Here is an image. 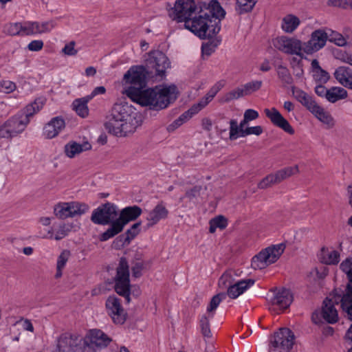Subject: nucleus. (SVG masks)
Returning <instances> with one entry per match:
<instances>
[{
  "instance_id": "nucleus-1",
  "label": "nucleus",
  "mask_w": 352,
  "mask_h": 352,
  "mask_svg": "<svg viewBox=\"0 0 352 352\" xmlns=\"http://www.w3.org/2000/svg\"><path fill=\"white\" fill-rule=\"evenodd\" d=\"M146 76L147 71L144 66L131 67L122 79V94L141 107L155 111L167 108L177 98L178 91L173 85L143 89Z\"/></svg>"
},
{
  "instance_id": "nucleus-2",
  "label": "nucleus",
  "mask_w": 352,
  "mask_h": 352,
  "mask_svg": "<svg viewBox=\"0 0 352 352\" xmlns=\"http://www.w3.org/2000/svg\"><path fill=\"white\" fill-rule=\"evenodd\" d=\"M140 124L136 109L127 102H119L113 104L105 127L109 133L124 137L134 133Z\"/></svg>"
},
{
  "instance_id": "nucleus-3",
  "label": "nucleus",
  "mask_w": 352,
  "mask_h": 352,
  "mask_svg": "<svg viewBox=\"0 0 352 352\" xmlns=\"http://www.w3.org/2000/svg\"><path fill=\"white\" fill-rule=\"evenodd\" d=\"M185 28L201 38L217 35L221 25L217 19L210 18L208 12L199 5V10L184 23Z\"/></svg>"
},
{
  "instance_id": "nucleus-4",
  "label": "nucleus",
  "mask_w": 352,
  "mask_h": 352,
  "mask_svg": "<svg viewBox=\"0 0 352 352\" xmlns=\"http://www.w3.org/2000/svg\"><path fill=\"white\" fill-rule=\"evenodd\" d=\"M142 212V209L137 206L123 208L118 213L116 220L111 223V226L100 235V240L101 241H106L120 233L124 226L130 221L138 219L141 215Z\"/></svg>"
},
{
  "instance_id": "nucleus-5",
  "label": "nucleus",
  "mask_w": 352,
  "mask_h": 352,
  "mask_svg": "<svg viewBox=\"0 0 352 352\" xmlns=\"http://www.w3.org/2000/svg\"><path fill=\"white\" fill-rule=\"evenodd\" d=\"M236 272L233 270L226 272L219 280V287L221 289H227L228 296L233 299L238 298L254 284L251 278L236 280Z\"/></svg>"
},
{
  "instance_id": "nucleus-6",
  "label": "nucleus",
  "mask_w": 352,
  "mask_h": 352,
  "mask_svg": "<svg viewBox=\"0 0 352 352\" xmlns=\"http://www.w3.org/2000/svg\"><path fill=\"white\" fill-rule=\"evenodd\" d=\"M28 123V116L23 113L11 116L0 124V138L12 140L25 130Z\"/></svg>"
},
{
  "instance_id": "nucleus-7",
  "label": "nucleus",
  "mask_w": 352,
  "mask_h": 352,
  "mask_svg": "<svg viewBox=\"0 0 352 352\" xmlns=\"http://www.w3.org/2000/svg\"><path fill=\"white\" fill-rule=\"evenodd\" d=\"M295 343L294 332L288 328H280L270 337L268 352H292Z\"/></svg>"
},
{
  "instance_id": "nucleus-8",
  "label": "nucleus",
  "mask_w": 352,
  "mask_h": 352,
  "mask_svg": "<svg viewBox=\"0 0 352 352\" xmlns=\"http://www.w3.org/2000/svg\"><path fill=\"white\" fill-rule=\"evenodd\" d=\"M272 45L283 54L296 56L300 60L305 59L302 41L296 36H278L272 39Z\"/></svg>"
},
{
  "instance_id": "nucleus-9",
  "label": "nucleus",
  "mask_w": 352,
  "mask_h": 352,
  "mask_svg": "<svg viewBox=\"0 0 352 352\" xmlns=\"http://www.w3.org/2000/svg\"><path fill=\"white\" fill-rule=\"evenodd\" d=\"M285 245L278 243L262 250L252 259V267L255 270H262L276 262L283 253Z\"/></svg>"
},
{
  "instance_id": "nucleus-10",
  "label": "nucleus",
  "mask_w": 352,
  "mask_h": 352,
  "mask_svg": "<svg viewBox=\"0 0 352 352\" xmlns=\"http://www.w3.org/2000/svg\"><path fill=\"white\" fill-rule=\"evenodd\" d=\"M89 209V206L84 202L77 201H61L54 206V214L59 219H65L83 215Z\"/></svg>"
},
{
  "instance_id": "nucleus-11",
  "label": "nucleus",
  "mask_w": 352,
  "mask_h": 352,
  "mask_svg": "<svg viewBox=\"0 0 352 352\" xmlns=\"http://www.w3.org/2000/svg\"><path fill=\"white\" fill-rule=\"evenodd\" d=\"M332 298L327 297L323 302L320 309L316 310L311 316V320L316 324L324 322L335 324L339 320L338 311Z\"/></svg>"
},
{
  "instance_id": "nucleus-12",
  "label": "nucleus",
  "mask_w": 352,
  "mask_h": 352,
  "mask_svg": "<svg viewBox=\"0 0 352 352\" xmlns=\"http://www.w3.org/2000/svg\"><path fill=\"white\" fill-rule=\"evenodd\" d=\"M199 10L197 5L194 0H176L174 7L169 10V16L177 22H184Z\"/></svg>"
},
{
  "instance_id": "nucleus-13",
  "label": "nucleus",
  "mask_w": 352,
  "mask_h": 352,
  "mask_svg": "<svg viewBox=\"0 0 352 352\" xmlns=\"http://www.w3.org/2000/svg\"><path fill=\"white\" fill-rule=\"evenodd\" d=\"M328 41V32L324 28L314 30L309 35V39L303 42L302 46L305 58L323 49Z\"/></svg>"
},
{
  "instance_id": "nucleus-14",
  "label": "nucleus",
  "mask_w": 352,
  "mask_h": 352,
  "mask_svg": "<svg viewBox=\"0 0 352 352\" xmlns=\"http://www.w3.org/2000/svg\"><path fill=\"white\" fill-rule=\"evenodd\" d=\"M115 290L129 301L130 280L129 265L125 259L121 258L117 268V274L115 278Z\"/></svg>"
},
{
  "instance_id": "nucleus-15",
  "label": "nucleus",
  "mask_w": 352,
  "mask_h": 352,
  "mask_svg": "<svg viewBox=\"0 0 352 352\" xmlns=\"http://www.w3.org/2000/svg\"><path fill=\"white\" fill-rule=\"evenodd\" d=\"M118 211L116 205L106 203L100 205L93 210L91 220L95 224L111 225V223L118 217Z\"/></svg>"
},
{
  "instance_id": "nucleus-16",
  "label": "nucleus",
  "mask_w": 352,
  "mask_h": 352,
  "mask_svg": "<svg viewBox=\"0 0 352 352\" xmlns=\"http://www.w3.org/2000/svg\"><path fill=\"white\" fill-rule=\"evenodd\" d=\"M107 315L116 324H122L127 318V313L124 309L121 300L116 296H109L105 302Z\"/></svg>"
},
{
  "instance_id": "nucleus-17",
  "label": "nucleus",
  "mask_w": 352,
  "mask_h": 352,
  "mask_svg": "<svg viewBox=\"0 0 352 352\" xmlns=\"http://www.w3.org/2000/svg\"><path fill=\"white\" fill-rule=\"evenodd\" d=\"M148 68L154 70L156 76L162 77L166 70L170 67L168 57L160 51H153L148 54L146 59Z\"/></svg>"
},
{
  "instance_id": "nucleus-18",
  "label": "nucleus",
  "mask_w": 352,
  "mask_h": 352,
  "mask_svg": "<svg viewBox=\"0 0 352 352\" xmlns=\"http://www.w3.org/2000/svg\"><path fill=\"white\" fill-rule=\"evenodd\" d=\"M293 300L291 292L287 289H280L273 292L270 298V309L279 313L289 307Z\"/></svg>"
},
{
  "instance_id": "nucleus-19",
  "label": "nucleus",
  "mask_w": 352,
  "mask_h": 352,
  "mask_svg": "<svg viewBox=\"0 0 352 352\" xmlns=\"http://www.w3.org/2000/svg\"><path fill=\"white\" fill-rule=\"evenodd\" d=\"M262 86V81L253 80L248 82L241 87H239L227 93L221 99L222 102H228L231 100L252 94L258 91Z\"/></svg>"
},
{
  "instance_id": "nucleus-20",
  "label": "nucleus",
  "mask_w": 352,
  "mask_h": 352,
  "mask_svg": "<svg viewBox=\"0 0 352 352\" xmlns=\"http://www.w3.org/2000/svg\"><path fill=\"white\" fill-rule=\"evenodd\" d=\"M225 83L223 81L216 82L197 102L195 103L186 111L190 118L197 114L204 109L214 99L217 93L223 87Z\"/></svg>"
},
{
  "instance_id": "nucleus-21",
  "label": "nucleus",
  "mask_w": 352,
  "mask_h": 352,
  "mask_svg": "<svg viewBox=\"0 0 352 352\" xmlns=\"http://www.w3.org/2000/svg\"><path fill=\"white\" fill-rule=\"evenodd\" d=\"M65 128V121L60 116H56L47 122L43 128L42 135L45 139L56 138Z\"/></svg>"
},
{
  "instance_id": "nucleus-22",
  "label": "nucleus",
  "mask_w": 352,
  "mask_h": 352,
  "mask_svg": "<svg viewBox=\"0 0 352 352\" xmlns=\"http://www.w3.org/2000/svg\"><path fill=\"white\" fill-rule=\"evenodd\" d=\"M264 113L274 126L281 129L289 135L294 134V128L275 107L265 109Z\"/></svg>"
},
{
  "instance_id": "nucleus-23",
  "label": "nucleus",
  "mask_w": 352,
  "mask_h": 352,
  "mask_svg": "<svg viewBox=\"0 0 352 352\" xmlns=\"http://www.w3.org/2000/svg\"><path fill=\"white\" fill-rule=\"evenodd\" d=\"M91 144L88 141L78 142L69 141L64 146V153L68 158L72 159L79 156L83 152L91 149Z\"/></svg>"
},
{
  "instance_id": "nucleus-24",
  "label": "nucleus",
  "mask_w": 352,
  "mask_h": 352,
  "mask_svg": "<svg viewBox=\"0 0 352 352\" xmlns=\"http://www.w3.org/2000/svg\"><path fill=\"white\" fill-rule=\"evenodd\" d=\"M110 341V338L98 329L89 331L85 338V343L90 347L107 346Z\"/></svg>"
},
{
  "instance_id": "nucleus-25",
  "label": "nucleus",
  "mask_w": 352,
  "mask_h": 352,
  "mask_svg": "<svg viewBox=\"0 0 352 352\" xmlns=\"http://www.w3.org/2000/svg\"><path fill=\"white\" fill-rule=\"evenodd\" d=\"M280 27L281 30L285 34H293L300 27L301 20L298 16L287 13L280 19Z\"/></svg>"
},
{
  "instance_id": "nucleus-26",
  "label": "nucleus",
  "mask_w": 352,
  "mask_h": 352,
  "mask_svg": "<svg viewBox=\"0 0 352 352\" xmlns=\"http://www.w3.org/2000/svg\"><path fill=\"white\" fill-rule=\"evenodd\" d=\"M308 111L314 115L320 122L327 125L329 128H332L335 125V120L323 107L320 106L316 102L309 107Z\"/></svg>"
},
{
  "instance_id": "nucleus-27",
  "label": "nucleus",
  "mask_w": 352,
  "mask_h": 352,
  "mask_svg": "<svg viewBox=\"0 0 352 352\" xmlns=\"http://www.w3.org/2000/svg\"><path fill=\"white\" fill-rule=\"evenodd\" d=\"M168 214V210L163 204H159L148 212L146 217L147 226L152 227L157 224L160 220L164 219Z\"/></svg>"
},
{
  "instance_id": "nucleus-28",
  "label": "nucleus",
  "mask_w": 352,
  "mask_h": 352,
  "mask_svg": "<svg viewBox=\"0 0 352 352\" xmlns=\"http://www.w3.org/2000/svg\"><path fill=\"white\" fill-rule=\"evenodd\" d=\"M67 230L66 226L64 223L60 224L57 226H54L47 230H41L38 232V236L42 239H54L56 240H60L66 236Z\"/></svg>"
},
{
  "instance_id": "nucleus-29",
  "label": "nucleus",
  "mask_w": 352,
  "mask_h": 352,
  "mask_svg": "<svg viewBox=\"0 0 352 352\" xmlns=\"http://www.w3.org/2000/svg\"><path fill=\"white\" fill-rule=\"evenodd\" d=\"M333 76L340 84L352 89V70L349 67H338L335 70Z\"/></svg>"
},
{
  "instance_id": "nucleus-30",
  "label": "nucleus",
  "mask_w": 352,
  "mask_h": 352,
  "mask_svg": "<svg viewBox=\"0 0 352 352\" xmlns=\"http://www.w3.org/2000/svg\"><path fill=\"white\" fill-rule=\"evenodd\" d=\"M340 252L333 248H322L319 254L322 263L327 265H336L340 261Z\"/></svg>"
},
{
  "instance_id": "nucleus-31",
  "label": "nucleus",
  "mask_w": 352,
  "mask_h": 352,
  "mask_svg": "<svg viewBox=\"0 0 352 352\" xmlns=\"http://www.w3.org/2000/svg\"><path fill=\"white\" fill-rule=\"evenodd\" d=\"M199 5L202 6L204 10L208 12L210 18L217 19L220 21L226 15V11L217 1L212 0L208 5L206 3H199Z\"/></svg>"
},
{
  "instance_id": "nucleus-32",
  "label": "nucleus",
  "mask_w": 352,
  "mask_h": 352,
  "mask_svg": "<svg viewBox=\"0 0 352 352\" xmlns=\"http://www.w3.org/2000/svg\"><path fill=\"white\" fill-rule=\"evenodd\" d=\"M328 32V41L334 44L335 45L340 47L349 46L351 43L349 35H344L342 33L329 29L327 30Z\"/></svg>"
},
{
  "instance_id": "nucleus-33",
  "label": "nucleus",
  "mask_w": 352,
  "mask_h": 352,
  "mask_svg": "<svg viewBox=\"0 0 352 352\" xmlns=\"http://www.w3.org/2000/svg\"><path fill=\"white\" fill-rule=\"evenodd\" d=\"M292 96L296 98L302 105H303L307 110L311 107L316 100L312 96L307 94L304 91L293 87L292 89Z\"/></svg>"
},
{
  "instance_id": "nucleus-34",
  "label": "nucleus",
  "mask_w": 352,
  "mask_h": 352,
  "mask_svg": "<svg viewBox=\"0 0 352 352\" xmlns=\"http://www.w3.org/2000/svg\"><path fill=\"white\" fill-rule=\"evenodd\" d=\"M89 101L87 96L77 98L72 102V109L81 118H87L89 112L87 106V103Z\"/></svg>"
},
{
  "instance_id": "nucleus-35",
  "label": "nucleus",
  "mask_w": 352,
  "mask_h": 352,
  "mask_svg": "<svg viewBox=\"0 0 352 352\" xmlns=\"http://www.w3.org/2000/svg\"><path fill=\"white\" fill-rule=\"evenodd\" d=\"M348 97L347 91L341 87H331L328 89L327 100L335 103Z\"/></svg>"
},
{
  "instance_id": "nucleus-36",
  "label": "nucleus",
  "mask_w": 352,
  "mask_h": 352,
  "mask_svg": "<svg viewBox=\"0 0 352 352\" xmlns=\"http://www.w3.org/2000/svg\"><path fill=\"white\" fill-rule=\"evenodd\" d=\"M210 40L202 44L201 52L203 56H209L214 53L217 47L221 43V38L217 35L212 37H207Z\"/></svg>"
},
{
  "instance_id": "nucleus-37",
  "label": "nucleus",
  "mask_w": 352,
  "mask_h": 352,
  "mask_svg": "<svg viewBox=\"0 0 352 352\" xmlns=\"http://www.w3.org/2000/svg\"><path fill=\"white\" fill-rule=\"evenodd\" d=\"M256 3L257 0H236L235 10L240 14L251 12Z\"/></svg>"
},
{
  "instance_id": "nucleus-38",
  "label": "nucleus",
  "mask_w": 352,
  "mask_h": 352,
  "mask_svg": "<svg viewBox=\"0 0 352 352\" xmlns=\"http://www.w3.org/2000/svg\"><path fill=\"white\" fill-rule=\"evenodd\" d=\"M70 257V252L68 250H63L56 260V270L54 277L60 278L63 275V270L65 269L67 263Z\"/></svg>"
},
{
  "instance_id": "nucleus-39",
  "label": "nucleus",
  "mask_w": 352,
  "mask_h": 352,
  "mask_svg": "<svg viewBox=\"0 0 352 352\" xmlns=\"http://www.w3.org/2000/svg\"><path fill=\"white\" fill-rule=\"evenodd\" d=\"M341 306L348 318L352 320V286L348 287L346 293L343 296Z\"/></svg>"
},
{
  "instance_id": "nucleus-40",
  "label": "nucleus",
  "mask_w": 352,
  "mask_h": 352,
  "mask_svg": "<svg viewBox=\"0 0 352 352\" xmlns=\"http://www.w3.org/2000/svg\"><path fill=\"white\" fill-rule=\"evenodd\" d=\"M299 173L298 166L294 165L293 166H288L281 170H278L274 175L275 176L276 180L278 183L281 181L292 176L298 174Z\"/></svg>"
},
{
  "instance_id": "nucleus-41",
  "label": "nucleus",
  "mask_w": 352,
  "mask_h": 352,
  "mask_svg": "<svg viewBox=\"0 0 352 352\" xmlns=\"http://www.w3.org/2000/svg\"><path fill=\"white\" fill-rule=\"evenodd\" d=\"M229 124H230V133H229L230 140H235L239 138H244V135H242V133L244 131L245 126H241V122L239 124H238L236 120L232 119V120H230Z\"/></svg>"
},
{
  "instance_id": "nucleus-42",
  "label": "nucleus",
  "mask_w": 352,
  "mask_h": 352,
  "mask_svg": "<svg viewBox=\"0 0 352 352\" xmlns=\"http://www.w3.org/2000/svg\"><path fill=\"white\" fill-rule=\"evenodd\" d=\"M37 34H42L50 32L56 26L54 20L47 21H35Z\"/></svg>"
},
{
  "instance_id": "nucleus-43",
  "label": "nucleus",
  "mask_w": 352,
  "mask_h": 352,
  "mask_svg": "<svg viewBox=\"0 0 352 352\" xmlns=\"http://www.w3.org/2000/svg\"><path fill=\"white\" fill-rule=\"evenodd\" d=\"M209 223V231L210 233H214L217 228L221 230L224 229L228 225V221L223 216L219 215L212 219Z\"/></svg>"
},
{
  "instance_id": "nucleus-44",
  "label": "nucleus",
  "mask_w": 352,
  "mask_h": 352,
  "mask_svg": "<svg viewBox=\"0 0 352 352\" xmlns=\"http://www.w3.org/2000/svg\"><path fill=\"white\" fill-rule=\"evenodd\" d=\"M6 32L12 36L23 35V21L9 23L6 26Z\"/></svg>"
},
{
  "instance_id": "nucleus-45",
  "label": "nucleus",
  "mask_w": 352,
  "mask_h": 352,
  "mask_svg": "<svg viewBox=\"0 0 352 352\" xmlns=\"http://www.w3.org/2000/svg\"><path fill=\"white\" fill-rule=\"evenodd\" d=\"M224 297V294H218L213 296V298L211 299V301L207 308V314L208 316H210V318L213 317L214 311L216 310Z\"/></svg>"
},
{
  "instance_id": "nucleus-46",
  "label": "nucleus",
  "mask_w": 352,
  "mask_h": 352,
  "mask_svg": "<svg viewBox=\"0 0 352 352\" xmlns=\"http://www.w3.org/2000/svg\"><path fill=\"white\" fill-rule=\"evenodd\" d=\"M259 113L253 109H248L244 111L243 118L241 120V126H246L252 120L258 119Z\"/></svg>"
},
{
  "instance_id": "nucleus-47",
  "label": "nucleus",
  "mask_w": 352,
  "mask_h": 352,
  "mask_svg": "<svg viewBox=\"0 0 352 352\" xmlns=\"http://www.w3.org/2000/svg\"><path fill=\"white\" fill-rule=\"evenodd\" d=\"M340 268L343 273H344L349 280L352 282V258H347L344 259L340 265ZM352 286L349 285L348 287Z\"/></svg>"
},
{
  "instance_id": "nucleus-48",
  "label": "nucleus",
  "mask_w": 352,
  "mask_h": 352,
  "mask_svg": "<svg viewBox=\"0 0 352 352\" xmlns=\"http://www.w3.org/2000/svg\"><path fill=\"white\" fill-rule=\"evenodd\" d=\"M16 89V85L10 80H2L0 81V92L4 94H11Z\"/></svg>"
},
{
  "instance_id": "nucleus-49",
  "label": "nucleus",
  "mask_w": 352,
  "mask_h": 352,
  "mask_svg": "<svg viewBox=\"0 0 352 352\" xmlns=\"http://www.w3.org/2000/svg\"><path fill=\"white\" fill-rule=\"evenodd\" d=\"M211 318L210 316H203L200 320V327L202 335L206 338L211 337V331L210 329L209 320Z\"/></svg>"
},
{
  "instance_id": "nucleus-50",
  "label": "nucleus",
  "mask_w": 352,
  "mask_h": 352,
  "mask_svg": "<svg viewBox=\"0 0 352 352\" xmlns=\"http://www.w3.org/2000/svg\"><path fill=\"white\" fill-rule=\"evenodd\" d=\"M23 35L24 36L37 35L35 21H23Z\"/></svg>"
},
{
  "instance_id": "nucleus-51",
  "label": "nucleus",
  "mask_w": 352,
  "mask_h": 352,
  "mask_svg": "<svg viewBox=\"0 0 352 352\" xmlns=\"http://www.w3.org/2000/svg\"><path fill=\"white\" fill-rule=\"evenodd\" d=\"M314 80L320 83H326L330 78V76L327 72L323 69L316 70L313 73Z\"/></svg>"
},
{
  "instance_id": "nucleus-52",
  "label": "nucleus",
  "mask_w": 352,
  "mask_h": 352,
  "mask_svg": "<svg viewBox=\"0 0 352 352\" xmlns=\"http://www.w3.org/2000/svg\"><path fill=\"white\" fill-rule=\"evenodd\" d=\"M190 118L188 113L185 111L169 126V129H175L188 122Z\"/></svg>"
},
{
  "instance_id": "nucleus-53",
  "label": "nucleus",
  "mask_w": 352,
  "mask_h": 352,
  "mask_svg": "<svg viewBox=\"0 0 352 352\" xmlns=\"http://www.w3.org/2000/svg\"><path fill=\"white\" fill-rule=\"evenodd\" d=\"M190 118L188 113L185 111L169 126V129H175L188 122Z\"/></svg>"
},
{
  "instance_id": "nucleus-54",
  "label": "nucleus",
  "mask_w": 352,
  "mask_h": 352,
  "mask_svg": "<svg viewBox=\"0 0 352 352\" xmlns=\"http://www.w3.org/2000/svg\"><path fill=\"white\" fill-rule=\"evenodd\" d=\"M263 129L261 126L257 125L254 126H245L244 131L242 133V135L244 137L254 135H260L263 133Z\"/></svg>"
},
{
  "instance_id": "nucleus-55",
  "label": "nucleus",
  "mask_w": 352,
  "mask_h": 352,
  "mask_svg": "<svg viewBox=\"0 0 352 352\" xmlns=\"http://www.w3.org/2000/svg\"><path fill=\"white\" fill-rule=\"evenodd\" d=\"M76 43L74 41H70L66 43L61 52L63 54L69 56H76L78 53V50L76 49Z\"/></svg>"
},
{
  "instance_id": "nucleus-56",
  "label": "nucleus",
  "mask_w": 352,
  "mask_h": 352,
  "mask_svg": "<svg viewBox=\"0 0 352 352\" xmlns=\"http://www.w3.org/2000/svg\"><path fill=\"white\" fill-rule=\"evenodd\" d=\"M274 174H270L263 178L258 184L260 188H266L272 184H277Z\"/></svg>"
},
{
  "instance_id": "nucleus-57",
  "label": "nucleus",
  "mask_w": 352,
  "mask_h": 352,
  "mask_svg": "<svg viewBox=\"0 0 352 352\" xmlns=\"http://www.w3.org/2000/svg\"><path fill=\"white\" fill-rule=\"evenodd\" d=\"M327 5L343 9H349V0H329Z\"/></svg>"
},
{
  "instance_id": "nucleus-58",
  "label": "nucleus",
  "mask_w": 352,
  "mask_h": 352,
  "mask_svg": "<svg viewBox=\"0 0 352 352\" xmlns=\"http://www.w3.org/2000/svg\"><path fill=\"white\" fill-rule=\"evenodd\" d=\"M43 42L41 40L32 41L28 45V49L31 52H38L43 47Z\"/></svg>"
},
{
  "instance_id": "nucleus-59",
  "label": "nucleus",
  "mask_w": 352,
  "mask_h": 352,
  "mask_svg": "<svg viewBox=\"0 0 352 352\" xmlns=\"http://www.w3.org/2000/svg\"><path fill=\"white\" fill-rule=\"evenodd\" d=\"M201 188L198 186L193 187L186 192L185 197L189 199L190 201H193L197 199L200 195Z\"/></svg>"
},
{
  "instance_id": "nucleus-60",
  "label": "nucleus",
  "mask_w": 352,
  "mask_h": 352,
  "mask_svg": "<svg viewBox=\"0 0 352 352\" xmlns=\"http://www.w3.org/2000/svg\"><path fill=\"white\" fill-rule=\"evenodd\" d=\"M278 75L283 81L287 83L290 82L291 78L287 68L284 67H279L278 68Z\"/></svg>"
},
{
  "instance_id": "nucleus-61",
  "label": "nucleus",
  "mask_w": 352,
  "mask_h": 352,
  "mask_svg": "<svg viewBox=\"0 0 352 352\" xmlns=\"http://www.w3.org/2000/svg\"><path fill=\"white\" fill-rule=\"evenodd\" d=\"M106 93V88L104 86H99L95 87L91 93L87 96L88 100H91L94 97L98 95H103Z\"/></svg>"
},
{
  "instance_id": "nucleus-62",
  "label": "nucleus",
  "mask_w": 352,
  "mask_h": 352,
  "mask_svg": "<svg viewBox=\"0 0 352 352\" xmlns=\"http://www.w3.org/2000/svg\"><path fill=\"white\" fill-rule=\"evenodd\" d=\"M43 104L44 100L43 98H38L28 107V110L30 111L32 109L34 113L38 112L43 107Z\"/></svg>"
},
{
  "instance_id": "nucleus-63",
  "label": "nucleus",
  "mask_w": 352,
  "mask_h": 352,
  "mask_svg": "<svg viewBox=\"0 0 352 352\" xmlns=\"http://www.w3.org/2000/svg\"><path fill=\"white\" fill-rule=\"evenodd\" d=\"M328 89L323 85H318L315 88V92L316 94L320 97H324L327 99Z\"/></svg>"
},
{
  "instance_id": "nucleus-64",
  "label": "nucleus",
  "mask_w": 352,
  "mask_h": 352,
  "mask_svg": "<svg viewBox=\"0 0 352 352\" xmlns=\"http://www.w3.org/2000/svg\"><path fill=\"white\" fill-rule=\"evenodd\" d=\"M19 323H21V327L24 330L30 332H34V327L30 320L28 319L21 320L19 321Z\"/></svg>"
}]
</instances>
